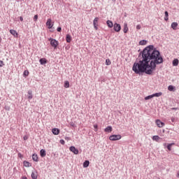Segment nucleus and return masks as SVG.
I'll use <instances>...</instances> for the list:
<instances>
[{
  "mask_svg": "<svg viewBox=\"0 0 179 179\" xmlns=\"http://www.w3.org/2000/svg\"><path fill=\"white\" fill-rule=\"evenodd\" d=\"M39 62H40L41 65H44L45 64H47V59L41 58V59H40Z\"/></svg>",
  "mask_w": 179,
  "mask_h": 179,
  "instance_id": "obj_12",
  "label": "nucleus"
},
{
  "mask_svg": "<svg viewBox=\"0 0 179 179\" xmlns=\"http://www.w3.org/2000/svg\"><path fill=\"white\" fill-rule=\"evenodd\" d=\"M177 177L179 178V171H178V173H177Z\"/></svg>",
  "mask_w": 179,
  "mask_h": 179,
  "instance_id": "obj_45",
  "label": "nucleus"
},
{
  "mask_svg": "<svg viewBox=\"0 0 179 179\" xmlns=\"http://www.w3.org/2000/svg\"><path fill=\"white\" fill-rule=\"evenodd\" d=\"M0 179H1V176H0Z\"/></svg>",
  "mask_w": 179,
  "mask_h": 179,
  "instance_id": "obj_49",
  "label": "nucleus"
},
{
  "mask_svg": "<svg viewBox=\"0 0 179 179\" xmlns=\"http://www.w3.org/2000/svg\"><path fill=\"white\" fill-rule=\"evenodd\" d=\"M142 59L134 62L132 71L137 75L147 73L152 75L156 71V65L163 64V57L160 52L153 45L146 47L142 52Z\"/></svg>",
  "mask_w": 179,
  "mask_h": 179,
  "instance_id": "obj_1",
  "label": "nucleus"
},
{
  "mask_svg": "<svg viewBox=\"0 0 179 179\" xmlns=\"http://www.w3.org/2000/svg\"><path fill=\"white\" fill-rule=\"evenodd\" d=\"M49 41H50V45H52V47L54 48H57V47H58V41H57V40L50 38Z\"/></svg>",
  "mask_w": 179,
  "mask_h": 179,
  "instance_id": "obj_4",
  "label": "nucleus"
},
{
  "mask_svg": "<svg viewBox=\"0 0 179 179\" xmlns=\"http://www.w3.org/2000/svg\"><path fill=\"white\" fill-rule=\"evenodd\" d=\"M165 17H169V12L165 11Z\"/></svg>",
  "mask_w": 179,
  "mask_h": 179,
  "instance_id": "obj_41",
  "label": "nucleus"
},
{
  "mask_svg": "<svg viewBox=\"0 0 179 179\" xmlns=\"http://www.w3.org/2000/svg\"><path fill=\"white\" fill-rule=\"evenodd\" d=\"M60 143H61L62 145H65V141H64V140H60Z\"/></svg>",
  "mask_w": 179,
  "mask_h": 179,
  "instance_id": "obj_39",
  "label": "nucleus"
},
{
  "mask_svg": "<svg viewBox=\"0 0 179 179\" xmlns=\"http://www.w3.org/2000/svg\"><path fill=\"white\" fill-rule=\"evenodd\" d=\"M164 20H166V22H167V20H169V17H164Z\"/></svg>",
  "mask_w": 179,
  "mask_h": 179,
  "instance_id": "obj_42",
  "label": "nucleus"
},
{
  "mask_svg": "<svg viewBox=\"0 0 179 179\" xmlns=\"http://www.w3.org/2000/svg\"><path fill=\"white\" fill-rule=\"evenodd\" d=\"M18 155L20 157V156H22V155L21 154H18Z\"/></svg>",
  "mask_w": 179,
  "mask_h": 179,
  "instance_id": "obj_47",
  "label": "nucleus"
},
{
  "mask_svg": "<svg viewBox=\"0 0 179 179\" xmlns=\"http://www.w3.org/2000/svg\"><path fill=\"white\" fill-rule=\"evenodd\" d=\"M3 65H5V64H3V61L0 60V67L3 66Z\"/></svg>",
  "mask_w": 179,
  "mask_h": 179,
  "instance_id": "obj_35",
  "label": "nucleus"
},
{
  "mask_svg": "<svg viewBox=\"0 0 179 179\" xmlns=\"http://www.w3.org/2000/svg\"><path fill=\"white\" fill-rule=\"evenodd\" d=\"M40 155H41V157H45V156H46V153H45V150H44V149H42V150H41V151H40Z\"/></svg>",
  "mask_w": 179,
  "mask_h": 179,
  "instance_id": "obj_15",
  "label": "nucleus"
},
{
  "mask_svg": "<svg viewBox=\"0 0 179 179\" xmlns=\"http://www.w3.org/2000/svg\"><path fill=\"white\" fill-rule=\"evenodd\" d=\"M121 138H122V136H121V135L120 134H114V135H111L109 137V139L110 141H120V139H121Z\"/></svg>",
  "mask_w": 179,
  "mask_h": 179,
  "instance_id": "obj_2",
  "label": "nucleus"
},
{
  "mask_svg": "<svg viewBox=\"0 0 179 179\" xmlns=\"http://www.w3.org/2000/svg\"><path fill=\"white\" fill-rule=\"evenodd\" d=\"M29 71H27V70H25L24 71V73H23V75H24V76H29Z\"/></svg>",
  "mask_w": 179,
  "mask_h": 179,
  "instance_id": "obj_32",
  "label": "nucleus"
},
{
  "mask_svg": "<svg viewBox=\"0 0 179 179\" xmlns=\"http://www.w3.org/2000/svg\"><path fill=\"white\" fill-rule=\"evenodd\" d=\"M20 20L21 22H23V17H20Z\"/></svg>",
  "mask_w": 179,
  "mask_h": 179,
  "instance_id": "obj_43",
  "label": "nucleus"
},
{
  "mask_svg": "<svg viewBox=\"0 0 179 179\" xmlns=\"http://www.w3.org/2000/svg\"><path fill=\"white\" fill-rule=\"evenodd\" d=\"M128 30H129L128 24L124 23V29H123L124 33H128Z\"/></svg>",
  "mask_w": 179,
  "mask_h": 179,
  "instance_id": "obj_18",
  "label": "nucleus"
},
{
  "mask_svg": "<svg viewBox=\"0 0 179 179\" xmlns=\"http://www.w3.org/2000/svg\"><path fill=\"white\" fill-rule=\"evenodd\" d=\"M141 25L140 24H138V25H136V29L137 30H141Z\"/></svg>",
  "mask_w": 179,
  "mask_h": 179,
  "instance_id": "obj_37",
  "label": "nucleus"
},
{
  "mask_svg": "<svg viewBox=\"0 0 179 179\" xmlns=\"http://www.w3.org/2000/svg\"><path fill=\"white\" fill-rule=\"evenodd\" d=\"M155 122L158 128H163V127H164V122H162L160 120H157Z\"/></svg>",
  "mask_w": 179,
  "mask_h": 179,
  "instance_id": "obj_8",
  "label": "nucleus"
},
{
  "mask_svg": "<svg viewBox=\"0 0 179 179\" xmlns=\"http://www.w3.org/2000/svg\"><path fill=\"white\" fill-rule=\"evenodd\" d=\"M22 179H27V177H26V176H22Z\"/></svg>",
  "mask_w": 179,
  "mask_h": 179,
  "instance_id": "obj_44",
  "label": "nucleus"
},
{
  "mask_svg": "<svg viewBox=\"0 0 179 179\" xmlns=\"http://www.w3.org/2000/svg\"><path fill=\"white\" fill-rule=\"evenodd\" d=\"M52 132L54 135H59V129L54 128L52 129Z\"/></svg>",
  "mask_w": 179,
  "mask_h": 179,
  "instance_id": "obj_11",
  "label": "nucleus"
},
{
  "mask_svg": "<svg viewBox=\"0 0 179 179\" xmlns=\"http://www.w3.org/2000/svg\"><path fill=\"white\" fill-rule=\"evenodd\" d=\"M173 145H175L174 143H172L169 144V145H167V149H168V150L171 151V146H173Z\"/></svg>",
  "mask_w": 179,
  "mask_h": 179,
  "instance_id": "obj_27",
  "label": "nucleus"
},
{
  "mask_svg": "<svg viewBox=\"0 0 179 179\" xmlns=\"http://www.w3.org/2000/svg\"><path fill=\"white\" fill-rule=\"evenodd\" d=\"M162 95H163V92H157L152 94L153 97H160V96H162Z\"/></svg>",
  "mask_w": 179,
  "mask_h": 179,
  "instance_id": "obj_23",
  "label": "nucleus"
},
{
  "mask_svg": "<svg viewBox=\"0 0 179 179\" xmlns=\"http://www.w3.org/2000/svg\"><path fill=\"white\" fill-rule=\"evenodd\" d=\"M69 150L70 152H72V153H73L74 155H79V150L76 149L75 146H71L69 148Z\"/></svg>",
  "mask_w": 179,
  "mask_h": 179,
  "instance_id": "obj_5",
  "label": "nucleus"
},
{
  "mask_svg": "<svg viewBox=\"0 0 179 179\" xmlns=\"http://www.w3.org/2000/svg\"><path fill=\"white\" fill-rule=\"evenodd\" d=\"M178 59H174L173 61V66H178Z\"/></svg>",
  "mask_w": 179,
  "mask_h": 179,
  "instance_id": "obj_21",
  "label": "nucleus"
},
{
  "mask_svg": "<svg viewBox=\"0 0 179 179\" xmlns=\"http://www.w3.org/2000/svg\"><path fill=\"white\" fill-rule=\"evenodd\" d=\"M144 99L145 100H150V99H153V94L145 96Z\"/></svg>",
  "mask_w": 179,
  "mask_h": 179,
  "instance_id": "obj_30",
  "label": "nucleus"
},
{
  "mask_svg": "<svg viewBox=\"0 0 179 179\" xmlns=\"http://www.w3.org/2000/svg\"><path fill=\"white\" fill-rule=\"evenodd\" d=\"M66 43H71V41H72V36H71L69 34H67L66 36Z\"/></svg>",
  "mask_w": 179,
  "mask_h": 179,
  "instance_id": "obj_16",
  "label": "nucleus"
},
{
  "mask_svg": "<svg viewBox=\"0 0 179 179\" xmlns=\"http://www.w3.org/2000/svg\"><path fill=\"white\" fill-rule=\"evenodd\" d=\"M94 131L97 132V131L99 130V126L97 124H94Z\"/></svg>",
  "mask_w": 179,
  "mask_h": 179,
  "instance_id": "obj_33",
  "label": "nucleus"
},
{
  "mask_svg": "<svg viewBox=\"0 0 179 179\" xmlns=\"http://www.w3.org/2000/svg\"><path fill=\"white\" fill-rule=\"evenodd\" d=\"M104 131L105 132H108V133L113 132V127L111 126H108L105 129Z\"/></svg>",
  "mask_w": 179,
  "mask_h": 179,
  "instance_id": "obj_14",
  "label": "nucleus"
},
{
  "mask_svg": "<svg viewBox=\"0 0 179 179\" xmlns=\"http://www.w3.org/2000/svg\"><path fill=\"white\" fill-rule=\"evenodd\" d=\"M172 110H177V108H173Z\"/></svg>",
  "mask_w": 179,
  "mask_h": 179,
  "instance_id": "obj_46",
  "label": "nucleus"
},
{
  "mask_svg": "<svg viewBox=\"0 0 179 179\" xmlns=\"http://www.w3.org/2000/svg\"><path fill=\"white\" fill-rule=\"evenodd\" d=\"M64 87L65 89H68V87H69V81L64 82Z\"/></svg>",
  "mask_w": 179,
  "mask_h": 179,
  "instance_id": "obj_28",
  "label": "nucleus"
},
{
  "mask_svg": "<svg viewBox=\"0 0 179 179\" xmlns=\"http://www.w3.org/2000/svg\"><path fill=\"white\" fill-rule=\"evenodd\" d=\"M148 44V41L146 40H142L139 42L140 45H146Z\"/></svg>",
  "mask_w": 179,
  "mask_h": 179,
  "instance_id": "obj_22",
  "label": "nucleus"
},
{
  "mask_svg": "<svg viewBox=\"0 0 179 179\" xmlns=\"http://www.w3.org/2000/svg\"><path fill=\"white\" fill-rule=\"evenodd\" d=\"M152 141H155L156 142H159L160 141V138L159 136H153Z\"/></svg>",
  "mask_w": 179,
  "mask_h": 179,
  "instance_id": "obj_26",
  "label": "nucleus"
},
{
  "mask_svg": "<svg viewBox=\"0 0 179 179\" xmlns=\"http://www.w3.org/2000/svg\"><path fill=\"white\" fill-rule=\"evenodd\" d=\"M23 139H24V141H27V139H29V136H24Z\"/></svg>",
  "mask_w": 179,
  "mask_h": 179,
  "instance_id": "obj_36",
  "label": "nucleus"
},
{
  "mask_svg": "<svg viewBox=\"0 0 179 179\" xmlns=\"http://www.w3.org/2000/svg\"><path fill=\"white\" fill-rule=\"evenodd\" d=\"M38 176L37 171H32L31 177L32 179H36Z\"/></svg>",
  "mask_w": 179,
  "mask_h": 179,
  "instance_id": "obj_10",
  "label": "nucleus"
},
{
  "mask_svg": "<svg viewBox=\"0 0 179 179\" xmlns=\"http://www.w3.org/2000/svg\"><path fill=\"white\" fill-rule=\"evenodd\" d=\"M46 26H48V29H52V27L54 26V23L52 22L51 19H48L46 22Z\"/></svg>",
  "mask_w": 179,
  "mask_h": 179,
  "instance_id": "obj_7",
  "label": "nucleus"
},
{
  "mask_svg": "<svg viewBox=\"0 0 179 179\" xmlns=\"http://www.w3.org/2000/svg\"><path fill=\"white\" fill-rule=\"evenodd\" d=\"M113 29L115 31L118 33L119 31H121V25L120 24L115 23L113 25Z\"/></svg>",
  "mask_w": 179,
  "mask_h": 179,
  "instance_id": "obj_6",
  "label": "nucleus"
},
{
  "mask_svg": "<svg viewBox=\"0 0 179 179\" xmlns=\"http://www.w3.org/2000/svg\"><path fill=\"white\" fill-rule=\"evenodd\" d=\"M168 90H169V92H176V87L173 85H169L168 87Z\"/></svg>",
  "mask_w": 179,
  "mask_h": 179,
  "instance_id": "obj_19",
  "label": "nucleus"
},
{
  "mask_svg": "<svg viewBox=\"0 0 179 179\" xmlns=\"http://www.w3.org/2000/svg\"><path fill=\"white\" fill-rule=\"evenodd\" d=\"M24 166L25 167H30V162L24 161Z\"/></svg>",
  "mask_w": 179,
  "mask_h": 179,
  "instance_id": "obj_29",
  "label": "nucleus"
},
{
  "mask_svg": "<svg viewBox=\"0 0 179 179\" xmlns=\"http://www.w3.org/2000/svg\"><path fill=\"white\" fill-rule=\"evenodd\" d=\"M18 155L20 157V156H22V155L21 154H18Z\"/></svg>",
  "mask_w": 179,
  "mask_h": 179,
  "instance_id": "obj_48",
  "label": "nucleus"
},
{
  "mask_svg": "<svg viewBox=\"0 0 179 179\" xmlns=\"http://www.w3.org/2000/svg\"><path fill=\"white\" fill-rule=\"evenodd\" d=\"M178 26V23H177V22H173L171 24V28L173 29V30H177Z\"/></svg>",
  "mask_w": 179,
  "mask_h": 179,
  "instance_id": "obj_13",
  "label": "nucleus"
},
{
  "mask_svg": "<svg viewBox=\"0 0 179 179\" xmlns=\"http://www.w3.org/2000/svg\"><path fill=\"white\" fill-rule=\"evenodd\" d=\"M10 34H12V36H13L14 37H15L16 38H17L19 34H17V31H16V30L15 29H10Z\"/></svg>",
  "mask_w": 179,
  "mask_h": 179,
  "instance_id": "obj_9",
  "label": "nucleus"
},
{
  "mask_svg": "<svg viewBox=\"0 0 179 179\" xmlns=\"http://www.w3.org/2000/svg\"><path fill=\"white\" fill-rule=\"evenodd\" d=\"M33 99V92L31 90L28 91V99L31 100Z\"/></svg>",
  "mask_w": 179,
  "mask_h": 179,
  "instance_id": "obj_17",
  "label": "nucleus"
},
{
  "mask_svg": "<svg viewBox=\"0 0 179 179\" xmlns=\"http://www.w3.org/2000/svg\"><path fill=\"white\" fill-rule=\"evenodd\" d=\"M106 65H111V61H110V59H107L106 60Z\"/></svg>",
  "mask_w": 179,
  "mask_h": 179,
  "instance_id": "obj_31",
  "label": "nucleus"
},
{
  "mask_svg": "<svg viewBox=\"0 0 179 179\" xmlns=\"http://www.w3.org/2000/svg\"><path fill=\"white\" fill-rule=\"evenodd\" d=\"M171 120L172 122H176V117H172L171 118Z\"/></svg>",
  "mask_w": 179,
  "mask_h": 179,
  "instance_id": "obj_38",
  "label": "nucleus"
},
{
  "mask_svg": "<svg viewBox=\"0 0 179 179\" xmlns=\"http://www.w3.org/2000/svg\"><path fill=\"white\" fill-rule=\"evenodd\" d=\"M37 19H38V15H35L34 17V22H37Z\"/></svg>",
  "mask_w": 179,
  "mask_h": 179,
  "instance_id": "obj_34",
  "label": "nucleus"
},
{
  "mask_svg": "<svg viewBox=\"0 0 179 179\" xmlns=\"http://www.w3.org/2000/svg\"><path fill=\"white\" fill-rule=\"evenodd\" d=\"M99 17H95L93 20V26L95 30H99Z\"/></svg>",
  "mask_w": 179,
  "mask_h": 179,
  "instance_id": "obj_3",
  "label": "nucleus"
},
{
  "mask_svg": "<svg viewBox=\"0 0 179 179\" xmlns=\"http://www.w3.org/2000/svg\"><path fill=\"white\" fill-rule=\"evenodd\" d=\"M62 30V28L61 27H57V31H61Z\"/></svg>",
  "mask_w": 179,
  "mask_h": 179,
  "instance_id": "obj_40",
  "label": "nucleus"
},
{
  "mask_svg": "<svg viewBox=\"0 0 179 179\" xmlns=\"http://www.w3.org/2000/svg\"><path fill=\"white\" fill-rule=\"evenodd\" d=\"M89 164H90V162L87 160H86L84 163H83V167L84 169H86L87 167H89Z\"/></svg>",
  "mask_w": 179,
  "mask_h": 179,
  "instance_id": "obj_25",
  "label": "nucleus"
},
{
  "mask_svg": "<svg viewBox=\"0 0 179 179\" xmlns=\"http://www.w3.org/2000/svg\"><path fill=\"white\" fill-rule=\"evenodd\" d=\"M32 159L34 162H38V157L36 154L32 155Z\"/></svg>",
  "mask_w": 179,
  "mask_h": 179,
  "instance_id": "obj_24",
  "label": "nucleus"
},
{
  "mask_svg": "<svg viewBox=\"0 0 179 179\" xmlns=\"http://www.w3.org/2000/svg\"><path fill=\"white\" fill-rule=\"evenodd\" d=\"M106 23H107L108 27H110V29H111V27H114V24H113L112 21L108 20L106 22Z\"/></svg>",
  "mask_w": 179,
  "mask_h": 179,
  "instance_id": "obj_20",
  "label": "nucleus"
}]
</instances>
